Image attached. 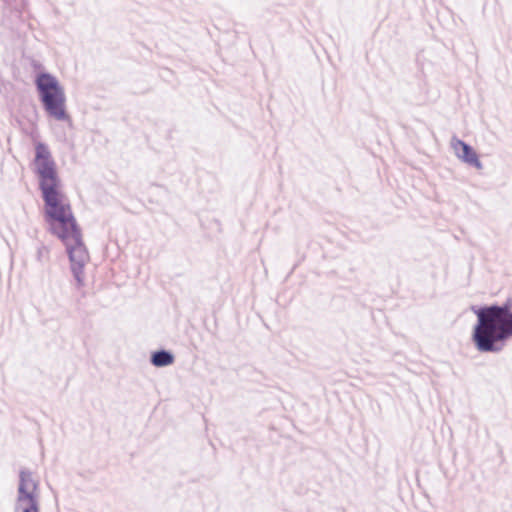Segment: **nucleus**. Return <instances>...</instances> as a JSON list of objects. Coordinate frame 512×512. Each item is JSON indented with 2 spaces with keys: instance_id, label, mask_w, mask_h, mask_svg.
I'll return each instance as SVG.
<instances>
[{
  "instance_id": "7",
  "label": "nucleus",
  "mask_w": 512,
  "mask_h": 512,
  "mask_svg": "<svg viewBox=\"0 0 512 512\" xmlns=\"http://www.w3.org/2000/svg\"><path fill=\"white\" fill-rule=\"evenodd\" d=\"M174 360V354L165 349L154 351L150 356V363L158 368L169 366L174 363Z\"/></svg>"
},
{
  "instance_id": "4",
  "label": "nucleus",
  "mask_w": 512,
  "mask_h": 512,
  "mask_svg": "<svg viewBox=\"0 0 512 512\" xmlns=\"http://www.w3.org/2000/svg\"><path fill=\"white\" fill-rule=\"evenodd\" d=\"M65 237H59L65 247L71 262V272L77 282L78 287L84 285L83 269L89 261V253L82 239V233L79 226L68 230Z\"/></svg>"
},
{
  "instance_id": "2",
  "label": "nucleus",
  "mask_w": 512,
  "mask_h": 512,
  "mask_svg": "<svg viewBox=\"0 0 512 512\" xmlns=\"http://www.w3.org/2000/svg\"><path fill=\"white\" fill-rule=\"evenodd\" d=\"M476 316L477 324L472 338L479 351H496L498 342L512 337V311L509 303L480 308Z\"/></svg>"
},
{
  "instance_id": "6",
  "label": "nucleus",
  "mask_w": 512,
  "mask_h": 512,
  "mask_svg": "<svg viewBox=\"0 0 512 512\" xmlns=\"http://www.w3.org/2000/svg\"><path fill=\"white\" fill-rule=\"evenodd\" d=\"M452 147L461 160L477 168L481 167L476 152L465 142L455 139L452 141Z\"/></svg>"
},
{
  "instance_id": "3",
  "label": "nucleus",
  "mask_w": 512,
  "mask_h": 512,
  "mask_svg": "<svg viewBox=\"0 0 512 512\" xmlns=\"http://www.w3.org/2000/svg\"><path fill=\"white\" fill-rule=\"evenodd\" d=\"M36 90L46 113L58 120L70 119L66 111V96L64 88L58 79L48 72H40L35 79Z\"/></svg>"
},
{
  "instance_id": "8",
  "label": "nucleus",
  "mask_w": 512,
  "mask_h": 512,
  "mask_svg": "<svg viewBox=\"0 0 512 512\" xmlns=\"http://www.w3.org/2000/svg\"><path fill=\"white\" fill-rule=\"evenodd\" d=\"M48 252L49 251L46 247H44V246L39 247L37 250V255H36L37 260L42 261V258L44 257V255H47Z\"/></svg>"
},
{
  "instance_id": "5",
  "label": "nucleus",
  "mask_w": 512,
  "mask_h": 512,
  "mask_svg": "<svg viewBox=\"0 0 512 512\" xmlns=\"http://www.w3.org/2000/svg\"><path fill=\"white\" fill-rule=\"evenodd\" d=\"M38 487L39 481L30 470H20L14 512H39Z\"/></svg>"
},
{
  "instance_id": "1",
  "label": "nucleus",
  "mask_w": 512,
  "mask_h": 512,
  "mask_svg": "<svg viewBox=\"0 0 512 512\" xmlns=\"http://www.w3.org/2000/svg\"><path fill=\"white\" fill-rule=\"evenodd\" d=\"M33 172L44 201L45 220L49 230L57 237H65L68 230L78 226L71 206L61 191V179L49 147L43 142L35 144Z\"/></svg>"
}]
</instances>
